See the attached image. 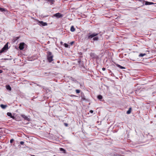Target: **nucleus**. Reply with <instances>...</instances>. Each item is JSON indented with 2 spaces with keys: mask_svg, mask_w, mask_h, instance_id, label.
<instances>
[{
  "mask_svg": "<svg viewBox=\"0 0 156 156\" xmlns=\"http://www.w3.org/2000/svg\"><path fill=\"white\" fill-rule=\"evenodd\" d=\"M98 34V33H94L92 34H91V33H89L87 34L86 38H87V39H91L94 37L97 36Z\"/></svg>",
  "mask_w": 156,
  "mask_h": 156,
  "instance_id": "obj_2",
  "label": "nucleus"
},
{
  "mask_svg": "<svg viewBox=\"0 0 156 156\" xmlns=\"http://www.w3.org/2000/svg\"><path fill=\"white\" fill-rule=\"evenodd\" d=\"M1 129V128H0V129Z\"/></svg>",
  "mask_w": 156,
  "mask_h": 156,
  "instance_id": "obj_35",
  "label": "nucleus"
},
{
  "mask_svg": "<svg viewBox=\"0 0 156 156\" xmlns=\"http://www.w3.org/2000/svg\"><path fill=\"white\" fill-rule=\"evenodd\" d=\"M62 43V41L61 42V43Z\"/></svg>",
  "mask_w": 156,
  "mask_h": 156,
  "instance_id": "obj_34",
  "label": "nucleus"
},
{
  "mask_svg": "<svg viewBox=\"0 0 156 156\" xmlns=\"http://www.w3.org/2000/svg\"><path fill=\"white\" fill-rule=\"evenodd\" d=\"M25 45H26V44L24 43H20L19 44V48L20 50H22L24 49Z\"/></svg>",
  "mask_w": 156,
  "mask_h": 156,
  "instance_id": "obj_5",
  "label": "nucleus"
},
{
  "mask_svg": "<svg viewBox=\"0 0 156 156\" xmlns=\"http://www.w3.org/2000/svg\"><path fill=\"white\" fill-rule=\"evenodd\" d=\"M90 113H92L93 112V111L92 110H91L90 111Z\"/></svg>",
  "mask_w": 156,
  "mask_h": 156,
  "instance_id": "obj_28",
  "label": "nucleus"
},
{
  "mask_svg": "<svg viewBox=\"0 0 156 156\" xmlns=\"http://www.w3.org/2000/svg\"><path fill=\"white\" fill-rule=\"evenodd\" d=\"M21 116L26 121H30V119L29 118H28L27 116L25 115H24L22 114L21 115Z\"/></svg>",
  "mask_w": 156,
  "mask_h": 156,
  "instance_id": "obj_6",
  "label": "nucleus"
},
{
  "mask_svg": "<svg viewBox=\"0 0 156 156\" xmlns=\"http://www.w3.org/2000/svg\"><path fill=\"white\" fill-rule=\"evenodd\" d=\"M64 125L66 126H68V124L66 123H64Z\"/></svg>",
  "mask_w": 156,
  "mask_h": 156,
  "instance_id": "obj_25",
  "label": "nucleus"
},
{
  "mask_svg": "<svg viewBox=\"0 0 156 156\" xmlns=\"http://www.w3.org/2000/svg\"><path fill=\"white\" fill-rule=\"evenodd\" d=\"M8 43L6 44L4 47L2 48V49L0 51V53H2L3 52L6 51L8 49Z\"/></svg>",
  "mask_w": 156,
  "mask_h": 156,
  "instance_id": "obj_3",
  "label": "nucleus"
},
{
  "mask_svg": "<svg viewBox=\"0 0 156 156\" xmlns=\"http://www.w3.org/2000/svg\"><path fill=\"white\" fill-rule=\"evenodd\" d=\"M59 149H60V150L61 151H63V153H66V150L64 149L63 148H60Z\"/></svg>",
  "mask_w": 156,
  "mask_h": 156,
  "instance_id": "obj_18",
  "label": "nucleus"
},
{
  "mask_svg": "<svg viewBox=\"0 0 156 156\" xmlns=\"http://www.w3.org/2000/svg\"><path fill=\"white\" fill-rule=\"evenodd\" d=\"M139 1L140 2L143 1L144 2H145V5H151L154 4V3L152 2H149L148 1H142L141 0H139Z\"/></svg>",
  "mask_w": 156,
  "mask_h": 156,
  "instance_id": "obj_7",
  "label": "nucleus"
},
{
  "mask_svg": "<svg viewBox=\"0 0 156 156\" xmlns=\"http://www.w3.org/2000/svg\"><path fill=\"white\" fill-rule=\"evenodd\" d=\"M98 37L96 36L94 37L93 40L94 41H97L98 40Z\"/></svg>",
  "mask_w": 156,
  "mask_h": 156,
  "instance_id": "obj_11",
  "label": "nucleus"
},
{
  "mask_svg": "<svg viewBox=\"0 0 156 156\" xmlns=\"http://www.w3.org/2000/svg\"><path fill=\"white\" fill-rule=\"evenodd\" d=\"M64 46H65V47H66V48L68 47V44H66V43H65V44H64Z\"/></svg>",
  "mask_w": 156,
  "mask_h": 156,
  "instance_id": "obj_23",
  "label": "nucleus"
},
{
  "mask_svg": "<svg viewBox=\"0 0 156 156\" xmlns=\"http://www.w3.org/2000/svg\"><path fill=\"white\" fill-rule=\"evenodd\" d=\"M73 43V42H71V44H72Z\"/></svg>",
  "mask_w": 156,
  "mask_h": 156,
  "instance_id": "obj_31",
  "label": "nucleus"
},
{
  "mask_svg": "<svg viewBox=\"0 0 156 156\" xmlns=\"http://www.w3.org/2000/svg\"><path fill=\"white\" fill-rule=\"evenodd\" d=\"M106 69L105 68H104V67H103L102 68V70H103V71H105Z\"/></svg>",
  "mask_w": 156,
  "mask_h": 156,
  "instance_id": "obj_27",
  "label": "nucleus"
},
{
  "mask_svg": "<svg viewBox=\"0 0 156 156\" xmlns=\"http://www.w3.org/2000/svg\"><path fill=\"white\" fill-rule=\"evenodd\" d=\"M131 109L132 108H129L128 110L127 111V112H126V113L128 114H130L131 112Z\"/></svg>",
  "mask_w": 156,
  "mask_h": 156,
  "instance_id": "obj_16",
  "label": "nucleus"
},
{
  "mask_svg": "<svg viewBox=\"0 0 156 156\" xmlns=\"http://www.w3.org/2000/svg\"><path fill=\"white\" fill-rule=\"evenodd\" d=\"M117 67H119V68L121 69H125V68L123 67V66H121V65H119V64H117Z\"/></svg>",
  "mask_w": 156,
  "mask_h": 156,
  "instance_id": "obj_17",
  "label": "nucleus"
},
{
  "mask_svg": "<svg viewBox=\"0 0 156 156\" xmlns=\"http://www.w3.org/2000/svg\"><path fill=\"white\" fill-rule=\"evenodd\" d=\"M81 60H79V61H78V63H80V62H81Z\"/></svg>",
  "mask_w": 156,
  "mask_h": 156,
  "instance_id": "obj_30",
  "label": "nucleus"
},
{
  "mask_svg": "<svg viewBox=\"0 0 156 156\" xmlns=\"http://www.w3.org/2000/svg\"><path fill=\"white\" fill-rule=\"evenodd\" d=\"M53 16L57 18H62L63 16V15L58 12L54 14Z\"/></svg>",
  "mask_w": 156,
  "mask_h": 156,
  "instance_id": "obj_4",
  "label": "nucleus"
},
{
  "mask_svg": "<svg viewBox=\"0 0 156 156\" xmlns=\"http://www.w3.org/2000/svg\"><path fill=\"white\" fill-rule=\"evenodd\" d=\"M1 107L3 109H5L7 106L6 105L1 104L0 105Z\"/></svg>",
  "mask_w": 156,
  "mask_h": 156,
  "instance_id": "obj_14",
  "label": "nucleus"
},
{
  "mask_svg": "<svg viewBox=\"0 0 156 156\" xmlns=\"http://www.w3.org/2000/svg\"><path fill=\"white\" fill-rule=\"evenodd\" d=\"M24 143V142L23 141H21L20 142V144L21 145H23Z\"/></svg>",
  "mask_w": 156,
  "mask_h": 156,
  "instance_id": "obj_26",
  "label": "nucleus"
},
{
  "mask_svg": "<svg viewBox=\"0 0 156 156\" xmlns=\"http://www.w3.org/2000/svg\"><path fill=\"white\" fill-rule=\"evenodd\" d=\"M81 100L82 101H86L87 100V99H86L85 98V97L84 96V95H82L81 96Z\"/></svg>",
  "mask_w": 156,
  "mask_h": 156,
  "instance_id": "obj_12",
  "label": "nucleus"
},
{
  "mask_svg": "<svg viewBox=\"0 0 156 156\" xmlns=\"http://www.w3.org/2000/svg\"><path fill=\"white\" fill-rule=\"evenodd\" d=\"M13 141H14L13 139H11L10 140V143H12Z\"/></svg>",
  "mask_w": 156,
  "mask_h": 156,
  "instance_id": "obj_24",
  "label": "nucleus"
},
{
  "mask_svg": "<svg viewBox=\"0 0 156 156\" xmlns=\"http://www.w3.org/2000/svg\"><path fill=\"white\" fill-rule=\"evenodd\" d=\"M146 55L145 53H141L139 55V57H143Z\"/></svg>",
  "mask_w": 156,
  "mask_h": 156,
  "instance_id": "obj_19",
  "label": "nucleus"
},
{
  "mask_svg": "<svg viewBox=\"0 0 156 156\" xmlns=\"http://www.w3.org/2000/svg\"><path fill=\"white\" fill-rule=\"evenodd\" d=\"M31 156H35L34 155H31Z\"/></svg>",
  "mask_w": 156,
  "mask_h": 156,
  "instance_id": "obj_32",
  "label": "nucleus"
},
{
  "mask_svg": "<svg viewBox=\"0 0 156 156\" xmlns=\"http://www.w3.org/2000/svg\"><path fill=\"white\" fill-rule=\"evenodd\" d=\"M7 115L8 116L10 117L11 118L13 119H15L14 117L12 115V114L11 113L8 112L7 113Z\"/></svg>",
  "mask_w": 156,
  "mask_h": 156,
  "instance_id": "obj_9",
  "label": "nucleus"
},
{
  "mask_svg": "<svg viewBox=\"0 0 156 156\" xmlns=\"http://www.w3.org/2000/svg\"><path fill=\"white\" fill-rule=\"evenodd\" d=\"M2 70H0V73H2Z\"/></svg>",
  "mask_w": 156,
  "mask_h": 156,
  "instance_id": "obj_29",
  "label": "nucleus"
},
{
  "mask_svg": "<svg viewBox=\"0 0 156 156\" xmlns=\"http://www.w3.org/2000/svg\"><path fill=\"white\" fill-rule=\"evenodd\" d=\"M76 93H79L80 92V90H79L76 89Z\"/></svg>",
  "mask_w": 156,
  "mask_h": 156,
  "instance_id": "obj_22",
  "label": "nucleus"
},
{
  "mask_svg": "<svg viewBox=\"0 0 156 156\" xmlns=\"http://www.w3.org/2000/svg\"><path fill=\"white\" fill-rule=\"evenodd\" d=\"M98 98L99 99L101 100L102 99V96L101 95H99L98 96Z\"/></svg>",
  "mask_w": 156,
  "mask_h": 156,
  "instance_id": "obj_21",
  "label": "nucleus"
},
{
  "mask_svg": "<svg viewBox=\"0 0 156 156\" xmlns=\"http://www.w3.org/2000/svg\"><path fill=\"white\" fill-rule=\"evenodd\" d=\"M46 1H47L48 2H49L51 4H53L54 3V0H46Z\"/></svg>",
  "mask_w": 156,
  "mask_h": 156,
  "instance_id": "obj_15",
  "label": "nucleus"
},
{
  "mask_svg": "<svg viewBox=\"0 0 156 156\" xmlns=\"http://www.w3.org/2000/svg\"><path fill=\"white\" fill-rule=\"evenodd\" d=\"M17 39H18L19 38V37H17Z\"/></svg>",
  "mask_w": 156,
  "mask_h": 156,
  "instance_id": "obj_33",
  "label": "nucleus"
},
{
  "mask_svg": "<svg viewBox=\"0 0 156 156\" xmlns=\"http://www.w3.org/2000/svg\"><path fill=\"white\" fill-rule=\"evenodd\" d=\"M6 87L7 90H11V88L9 85H6Z\"/></svg>",
  "mask_w": 156,
  "mask_h": 156,
  "instance_id": "obj_10",
  "label": "nucleus"
},
{
  "mask_svg": "<svg viewBox=\"0 0 156 156\" xmlns=\"http://www.w3.org/2000/svg\"><path fill=\"white\" fill-rule=\"evenodd\" d=\"M39 24L40 26H47V23H46L42 21H39Z\"/></svg>",
  "mask_w": 156,
  "mask_h": 156,
  "instance_id": "obj_8",
  "label": "nucleus"
},
{
  "mask_svg": "<svg viewBox=\"0 0 156 156\" xmlns=\"http://www.w3.org/2000/svg\"><path fill=\"white\" fill-rule=\"evenodd\" d=\"M75 29L74 28V26H72L71 27V28H70V31L71 32H74L75 31Z\"/></svg>",
  "mask_w": 156,
  "mask_h": 156,
  "instance_id": "obj_13",
  "label": "nucleus"
},
{
  "mask_svg": "<svg viewBox=\"0 0 156 156\" xmlns=\"http://www.w3.org/2000/svg\"><path fill=\"white\" fill-rule=\"evenodd\" d=\"M47 53V59L49 62H51L53 60V55H52V53L50 51H48Z\"/></svg>",
  "mask_w": 156,
  "mask_h": 156,
  "instance_id": "obj_1",
  "label": "nucleus"
},
{
  "mask_svg": "<svg viewBox=\"0 0 156 156\" xmlns=\"http://www.w3.org/2000/svg\"><path fill=\"white\" fill-rule=\"evenodd\" d=\"M0 11L1 12H4L6 11L5 9L3 8L0 7Z\"/></svg>",
  "mask_w": 156,
  "mask_h": 156,
  "instance_id": "obj_20",
  "label": "nucleus"
}]
</instances>
